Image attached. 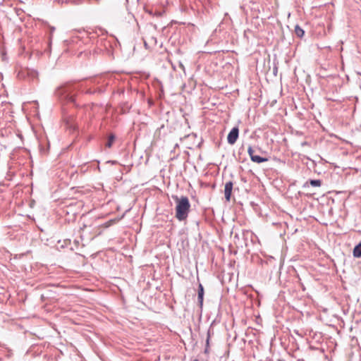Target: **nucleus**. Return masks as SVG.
<instances>
[{
	"instance_id": "2",
	"label": "nucleus",
	"mask_w": 361,
	"mask_h": 361,
	"mask_svg": "<svg viewBox=\"0 0 361 361\" xmlns=\"http://www.w3.org/2000/svg\"><path fill=\"white\" fill-rule=\"evenodd\" d=\"M172 197L176 203V218L180 221L185 220L190 209L189 199L186 196L179 197L177 195H173Z\"/></svg>"
},
{
	"instance_id": "10",
	"label": "nucleus",
	"mask_w": 361,
	"mask_h": 361,
	"mask_svg": "<svg viewBox=\"0 0 361 361\" xmlns=\"http://www.w3.org/2000/svg\"><path fill=\"white\" fill-rule=\"evenodd\" d=\"M353 256L355 257H361V243L357 245L353 249Z\"/></svg>"
},
{
	"instance_id": "11",
	"label": "nucleus",
	"mask_w": 361,
	"mask_h": 361,
	"mask_svg": "<svg viewBox=\"0 0 361 361\" xmlns=\"http://www.w3.org/2000/svg\"><path fill=\"white\" fill-rule=\"evenodd\" d=\"M116 139V136L114 133H111L108 137V140L106 143V147L108 148H111L113 145V143Z\"/></svg>"
},
{
	"instance_id": "4",
	"label": "nucleus",
	"mask_w": 361,
	"mask_h": 361,
	"mask_svg": "<svg viewBox=\"0 0 361 361\" xmlns=\"http://www.w3.org/2000/svg\"><path fill=\"white\" fill-rule=\"evenodd\" d=\"M18 77L20 78H27L29 80L33 81L38 78V73L37 71L33 69H23L21 70L18 74Z\"/></svg>"
},
{
	"instance_id": "17",
	"label": "nucleus",
	"mask_w": 361,
	"mask_h": 361,
	"mask_svg": "<svg viewBox=\"0 0 361 361\" xmlns=\"http://www.w3.org/2000/svg\"><path fill=\"white\" fill-rule=\"evenodd\" d=\"M193 361H198L197 360H194Z\"/></svg>"
},
{
	"instance_id": "16",
	"label": "nucleus",
	"mask_w": 361,
	"mask_h": 361,
	"mask_svg": "<svg viewBox=\"0 0 361 361\" xmlns=\"http://www.w3.org/2000/svg\"><path fill=\"white\" fill-rule=\"evenodd\" d=\"M207 344L209 343V338L207 340Z\"/></svg>"
},
{
	"instance_id": "6",
	"label": "nucleus",
	"mask_w": 361,
	"mask_h": 361,
	"mask_svg": "<svg viewBox=\"0 0 361 361\" xmlns=\"http://www.w3.org/2000/svg\"><path fill=\"white\" fill-rule=\"evenodd\" d=\"M233 190V182L232 181L226 182L225 183V187H224V195H225V199L227 202H230V200H231Z\"/></svg>"
},
{
	"instance_id": "8",
	"label": "nucleus",
	"mask_w": 361,
	"mask_h": 361,
	"mask_svg": "<svg viewBox=\"0 0 361 361\" xmlns=\"http://www.w3.org/2000/svg\"><path fill=\"white\" fill-rule=\"evenodd\" d=\"M253 152H254V151H253L252 148L251 147H250V157L252 161L259 164V163L268 161L267 158H264V157H260L259 155L253 154Z\"/></svg>"
},
{
	"instance_id": "5",
	"label": "nucleus",
	"mask_w": 361,
	"mask_h": 361,
	"mask_svg": "<svg viewBox=\"0 0 361 361\" xmlns=\"http://www.w3.org/2000/svg\"><path fill=\"white\" fill-rule=\"evenodd\" d=\"M238 128L237 127L233 128L227 136L228 142L231 145H233L238 137Z\"/></svg>"
},
{
	"instance_id": "9",
	"label": "nucleus",
	"mask_w": 361,
	"mask_h": 361,
	"mask_svg": "<svg viewBox=\"0 0 361 361\" xmlns=\"http://www.w3.org/2000/svg\"><path fill=\"white\" fill-rule=\"evenodd\" d=\"M204 293V287L202 283H199L197 290V300L200 307H202L203 305Z\"/></svg>"
},
{
	"instance_id": "15",
	"label": "nucleus",
	"mask_w": 361,
	"mask_h": 361,
	"mask_svg": "<svg viewBox=\"0 0 361 361\" xmlns=\"http://www.w3.org/2000/svg\"><path fill=\"white\" fill-rule=\"evenodd\" d=\"M94 92H95V91H92L90 89H89L86 91V94H93Z\"/></svg>"
},
{
	"instance_id": "13",
	"label": "nucleus",
	"mask_w": 361,
	"mask_h": 361,
	"mask_svg": "<svg viewBox=\"0 0 361 361\" xmlns=\"http://www.w3.org/2000/svg\"><path fill=\"white\" fill-rule=\"evenodd\" d=\"M310 184L313 187H319L322 184L320 180H310Z\"/></svg>"
},
{
	"instance_id": "7",
	"label": "nucleus",
	"mask_w": 361,
	"mask_h": 361,
	"mask_svg": "<svg viewBox=\"0 0 361 361\" xmlns=\"http://www.w3.org/2000/svg\"><path fill=\"white\" fill-rule=\"evenodd\" d=\"M248 153V147L243 145L238 149V159L242 163H244L247 160V154Z\"/></svg>"
},
{
	"instance_id": "1",
	"label": "nucleus",
	"mask_w": 361,
	"mask_h": 361,
	"mask_svg": "<svg viewBox=\"0 0 361 361\" xmlns=\"http://www.w3.org/2000/svg\"><path fill=\"white\" fill-rule=\"evenodd\" d=\"M78 90L79 87L75 83L66 82L57 87L54 94L61 102L73 104L75 106H78L75 97Z\"/></svg>"
},
{
	"instance_id": "14",
	"label": "nucleus",
	"mask_w": 361,
	"mask_h": 361,
	"mask_svg": "<svg viewBox=\"0 0 361 361\" xmlns=\"http://www.w3.org/2000/svg\"><path fill=\"white\" fill-rule=\"evenodd\" d=\"M253 236L255 237V238L257 241H259V240H258L257 237L255 235H254V234L252 233V235H251V241H252L253 243H255V240L254 239Z\"/></svg>"
},
{
	"instance_id": "12",
	"label": "nucleus",
	"mask_w": 361,
	"mask_h": 361,
	"mask_svg": "<svg viewBox=\"0 0 361 361\" xmlns=\"http://www.w3.org/2000/svg\"><path fill=\"white\" fill-rule=\"evenodd\" d=\"M295 33L298 37H302L305 35V31L298 25L295 27Z\"/></svg>"
},
{
	"instance_id": "3",
	"label": "nucleus",
	"mask_w": 361,
	"mask_h": 361,
	"mask_svg": "<svg viewBox=\"0 0 361 361\" xmlns=\"http://www.w3.org/2000/svg\"><path fill=\"white\" fill-rule=\"evenodd\" d=\"M242 180L243 181L242 185H238L233 190V200L240 209L243 210V206L248 200V190L245 186V179L243 178Z\"/></svg>"
}]
</instances>
